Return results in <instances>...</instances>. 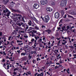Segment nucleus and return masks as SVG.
Here are the masks:
<instances>
[{
  "instance_id": "1",
  "label": "nucleus",
  "mask_w": 76,
  "mask_h": 76,
  "mask_svg": "<svg viewBox=\"0 0 76 76\" xmlns=\"http://www.w3.org/2000/svg\"><path fill=\"white\" fill-rule=\"evenodd\" d=\"M67 3V0H62L61 2L60 5L61 6L63 7L66 6V4Z\"/></svg>"
},
{
  "instance_id": "2",
  "label": "nucleus",
  "mask_w": 76,
  "mask_h": 76,
  "mask_svg": "<svg viewBox=\"0 0 76 76\" xmlns=\"http://www.w3.org/2000/svg\"><path fill=\"white\" fill-rule=\"evenodd\" d=\"M22 16L21 15H20L19 17H18V19H19V20L20 21H22L23 22L25 23V21L24 20V18L22 17Z\"/></svg>"
},
{
  "instance_id": "3",
  "label": "nucleus",
  "mask_w": 76,
  "mask_h": 76,
  "mask_svg": "<svg viewBox=\"0 0 76 76\" xmlns=\"http://www.w3.org/2000/svg\"><path fill=\"white\" fill-rule=\"evenodd\" d=\"M44 18L45 19L44 20L45 22L46 23H47L49 21V20H50V17L48 15L44 17Z\"/></svg>"
},
{
  "instance_id": "4",
  "label": "nucleus",
  "mask_w": 76,
  "mask_h": 76,
  "mask_svg": "<svg viewBox=\"0 0 76 76\" xmlns=\"http://www.w3.org/2000/svg\"><path fill=\"white\" fill-rule=\"evenodd\" d=\"M60 16V14L59 13L56 12L55 13V18L56 19H58Z\"/></svg>"
},
{
  "instance_id": "5",
  "label": "nucleus",
  "mask_w": 76,
  "mask_h": 76,
  "mask_svg": "<svg viewBox=\"0 0 76 76\" xmlns=\"http://www.w3.org/2000/svg\"><path fill=\"white\" fill-rule=\"evenodd\" d=\"M47 3V1H45L43 0H41L40 1V4L41 5H44V4H45Z\"/></svg>"
},
{
  "instance_id": "6",
  "label": "nucleus",
  "mask_w": 76,
  "mask_h": 76,
  "mask_svg": "<svg viewBox=\"0 0 76 76\" xmlns=\"http://www.w3.org/2000/svg\"><path fill=\"white\" fill-rule=\"evenodd\" d=\"M34 7H35V9H38V7H39V5H38V4H34Z\"/></svg>"
},
{
  "instance_id": "7",
  "label": "nucleus",
  "mask_w": 76,
  "mask_h": 76,
  "mask_svg": "<svg viewBox=\"0 0 76 76\" xmlns=\"http://www.w3.org/2000/svg\"><path fill=\"white\" fill-rule=\"evenodd\" d=\"M46 10L47 11H48V12H51L53 11V9L50 7L47 8Z\"/></svg>"
},
{
  "instance_id": "8",
  "label": "nucleus",
  "mask_w": 76,
  "mask_h": 76,
  "mask_svg": "<svg viewBox=\"0 0 76 76\" xmlns=\"http://www.w3.org/2000/svg\"><path fill=\"white\" fill-rule=\"evenodd\" d=\"M10 12H8L7 13V14H5L4 16H7V17H8L10 16Z\"/></svg>"
},
{
  "instance_id": "9",
  "label": "nucleus",
  "mask_w": 76,
  "mask_h": 76,
  "mask_svg": "<svg viewBox=\"0 0 76 76\" xmlns=\"http://www.w3.org/2000/svg\"><path fill=\"white\" fill-rule=\"evenodd\" d=\"M28 24L29 26H31L32 25V22L31 20L29 21L28 22Z\"/></svg>"
},
{
  "instance_id": "10",
  "label": "nucleus",
  "mask_w": 76,
  "mask_h": 76,
  "mask_svg": "<svg viewBox=\"0 0 76 76\" xmlns=\"http://www.w3.org/2000/svg\"><path fill=\"white\" fill-rule=\"evenodd\" d=\"M70 29V26H66V31H67V32H70V31H68V30Z\"/></svg>"
},
{
  "instance_id": "11",
  "label": "nucleus",
  "mask_w": 76,
  "mask_h": 76,
  "mask_svg": "<svg viewBox=\"0 0 76 76\" xmlns=\"http://www.w3.org/2000/svg\"><path fill=\"white\" fill-rule=\"evenodd\" d=\"M63 42L62 43V45H65V44H66V42H67L66 41V40L64 39L63 40Z\"/></svg>"
},
{
  "instance_id": "12",
  "label": "nucleus",
  "mask_w": 76,
  "mask_h": 76,
  "mask_svg": "<svg viewBox=\"0 0 76 76\" xmlns=\"http://www.w3.org/2000/svg\"><path fill=\"white\" fill-rule=\"evenodd\" d=\"M29 32L30 33H31V34H30V36H32V37H33L34 36V33L32 32V31H30Z\"/></svg>"
},
{
  "instance_id": "13",
  "label": "nucleus",
  "mask_w": 76,
  "mask_h": 76,
  "mask_svg": "<svg viewBox=\"0 0 76 76\" xmlns=\"http://www.w3.org/2000/svg\"><path fill=\"white\" fill-rule=\"evenodd\" d=\"M51 30H50V29H48L47 30H45V32H48V33L49 34H50V32H51Z\"/></svg>"
},
{
  "instance_id": "14",
  "label": "nucleus",
  "mask_w": 76,
  "mask_h": 76,
  "mask_svg": "<svg viewBox=\"0 0 76 76\" xmlns=\"http://www.w3.org/2000/svg\"><path fill=\"white\" fill-rule=\"evenodd\" d=\"M3 2H4L5 4H6L9 2V0H4Z\"/></svg>"
},
{
  "instance_id": "15",
  "label": "nucleus",
  "mask_w": 76,
  "mask_h": 76,
  "mask_svg": "<svg viewBox=\"0 0 76 76\" xmlns=\"http://www.w3.org/2000/svg\"><path fill=\"white\" fill-rule=\"evenodd\" d=\"M61 16H63V15L64 14V11H63V10L61 11Z\"/></svg>"
},
{
  "instance_id": "16",
  "label": "nucleus",
  "mask_w": 76,
  "mask_h": 76,
  "mask_svg": "<svg viewBox=\"0 0 76 76\" xmlns=\"http://www.w3.org/2000/svg\"><path fill=\"white\" fill-rule=\"evenodd\" d=\"M23 24H24L23 22H21L20 23H19L17 24L19 26H21V25H22Z\"/></svg>"
},
{
  "instance_id": "17",
  "label": "nucleus",
  "mask_w": 76,
  "mask_h": 76,
  "mask_svg": "<svg viewBox=\"0 0 76 76\" xmlns=\"http://www.w3.org/2000/svg\"><path fill=\"white\" fill-rule=\"evenodd\" d=\"M13 11H14V12H17V13H20V12L19 10H13Z\"/></svg>"
},
{
  "instance_id": "18",
  "label": "nucleus",
  "mask_w": 76,
  "mask_h": 76,
  "mask_svg": "<svg viewBox=\"0 0 76 76\" xmlns=\"http://www.w3.org/2000/svg\"><path fill=\"white\" fill-rule=\"evenodd\" d=\"M8 10L7 9H6L5 10H4L3 11V12H4V13H7V12H8Z\"/></svg>"
},
{
  "instance_id": "19",
  "label": "nucleus",
  "mask_w": 76,
  "mask_h": 76,
  "mask_svg": "<svg viewBox=\"0 0 76 76\" xmlns=\"http://www.w3.org/2000/svg\"><path fill=\"white\" fill-rule=\"evenodd\" d=\"M20 15L19 14H12V15L14 16L15 17H16V16H19V15Z\"/></svg>"
},
{
  "instance_id": "20",
  "label": "nucleus",
  "mask_w": 76,
  "mask_h": 76,
  "mask_svg": "<svg viewBox=\"0 0 76 76\" xmlns=\"http://www.w3.org/2000/svg\"><path fill=\"white\" fill-rule=\"evenodd\" d=\"M61 29L62 30L64 31H66V28L65 26H64L63 27H61Z\"/></svg>"
},
{
  "instance_id": "21",
  "label": "nucleus",
  "mask_w": 76,
  "mask_h": 76,
  "mask_svg": "<svg viewBox=\"0 0 76 76\" xmlns=\"http://www.w3.org/2000/svg\"><path fill=\"white\" fill-rule=\"evenodd\" d=\"M71 14L72 15H76V11H72V13H71Z\"/></svg>"
},
{
  "instance_id": "22",
  "label": "nucleus",
  "mask_w": 76,
  "mask_h": 76,
  "mask_svg": "<svg viewBox=\"0 0 76 76\" xmlns=\"http://www.w3.org/2000/svg\"><path fill=\"white\" fill-rule=\"evenodd\" d=\"M34 28L35 29L37 30H39V28L37 26H34Z\"/></svg>"
},
{
  "instance_id": "23",
  "label": "nucleus",
  "mask_w": 76,
  "mask_h": 76,
  "mask_svg": "<svg viewBox=\"0 0 76 76\" xmlns=\"http://www.w3.org/2000/svg\"><path fill=\"white\" fill-rule=\"evenodd\" d=\"M34 20H35V21L36 22V23H38V21L37 20L36 18H34Z\"/></svg>"
},
{
  "instance_id": "24",
  "label": "nucleus",
  "mask_w": 76,
  "mask_h": 76,
  "mask_svg": "<svg viewBox=\"0 0 76 76\" xmlns=\"http://www.w3.org/2000/svg\"><path fill=\"white\" fill-rule=\"evenodd\" d=\"M32 27H30L28 29V30L27 31H30L32 30Z\"/></svg>"
},
{
  "instance_id": "25",
  "label": "nucleus",
  "mask_w": 76,
  "mask_h": 76,
  "mask_svg": "<svg viewBox=\"0 0 76 76\" xmlns=\"http://www.w3.org/2000/svg\"><path fill=\"white\" fill-rule=\"evenodd\" d=\"M35 39H36V40H37L38 39H39V37L37 36V37L36 36H35L34 37Z\"/></svg>"
},
{
  "instance_id": "26",
  "label": "nucleus",
  "mask_w": 76,
  "mask_h": 76,
  "mask_svg": "<svg viewBox=\"0 0 76 76\" xmlns=\"http://www.w3.org/2000/svg\"><path fill=\"white\" fill-rule=\"evenodd\" d=\"M69 47L70 48H72V49H74L75 48V47L73 46H69Z\"/></svg>"
},
{
  "instance_id": "27",
  "label": "nucleus",
  "mask_w": 76,
  "mask_h": 76,
  "mask_svg": "<svg viewBox=\"0 0 76 76\" xmlns=\"http://www.w3.org/2000/svg\"><path fill=\"white\" fill-rule=\"evenodd\" d=\"M51 4H52V5H55V2L54 1H52L51 2Z\"/></svg>"
},
{
  "instance_id": "28",
  "label": "nucleus",
  "mask_w": 76,
  "mask_h": 76,
  "mask_svg": "<svg viewBox=\"0 0 76 76\" xmlns=\"http://www.w3.org/2000/svg\"><path fill=\"white\" fill-rule=\"evenodd\" d=\"M60 22H61V23H63V19H61L60 20V21L59 22V23H60Z\"/></svg>"
},
{
  "instance_id": "29",
  "label": "nucleus",
  "mask_w": 76,
  "mask_h": 76,
  "mask_svg": "<svg viewBox=\"0 0 76 76\" xmlns=\"http://www.w3.org/2000/svg\"><path fill=\"white\" fill-rule=\"evenodd\" d=\"M26 30H27V29H28L29 27L28 26V25H26Z\"/></svg>"
},
{
  "instance_id": "30",
  "label": "nucleus",
  "mask_w": 76,
  "mask_h": 76,
  "mask_svg": "<svg viewBox=\"0 0 76 76\" xmlns=\"http://www.w3.org/2000/svg\"><path fill=\"white\" fill-rule=\"evenodd\" d=\"M44 76V73H43V72H42L40 74V76Z\"/></svg>"
},
{
  "instance_id": "31",
  "label": "nucleus",
  "mask_w": 76,
  "mask_h": 76,
  "mask_svg": "<svg viewBox=\"0 0 76 76\" xmlns=\"http://www.w3.org/2000/svg\"><path fill=\"white\" fill-rule=\"evenodd\" d=\"M25 56V55H26V53H21V56Z\"/></svg>"
},
{
  "instance_id": "32",
  "label": "nucleus",
  "mask_w": 76,
  "mask_h": 76,
  "mask_svg": "<svg viewBox=\"0 0 76 76\" xmlns=\"http://www.w3.org/2000/svg\"><path fill=\"white\" fill-rule=\"evenodd\" d=\"M28 57L29 58V59H31V58H32V56H30V54H29L28 55Z\"/></svg>"
},
{
  "instance_id": "33",
  "label": "nucleus",
  "mask_w": 76,
  "mask_h": 76,
  "mask_svg": "<svg viewBox=\"0 0 76 76\" xmlns=\"http://www.w3.org/2000/svg\"><path fill=\"white\" fill-rule=\"evenodd\" d=\"M18 70V68H16L14 70V71L15 72V71H16V70Z\"/></svg>"
},
{
  "instance_id": "34",
  "label": "nucleus",
  "mask_w": 76,
  "mask_h": 76,
  "mask_svg": "<svg viewBox=\"0 0 76 76\" xmlns=\"http://www.w3.org/2000/svg\"><path fill=\"white\" fill-rule=\"evenodd\" d=\"M13 74L14 75H17V73H16V72H13Z\"/></svg>"
},
{
  "instance_id": "35",
  "label": "nucleus",
  "mask_w": 76,
  "mask_h": 76,
  "mask_svg": "<svg viewBox=\"0 0 76 76\" xmlns=\"http://www.w3.org/2000/svg\"><path fill=\"white\" fill-rule=\"evenodd\" d=\"M73 11L72 10H70L69 11V13L70 14H72V12Z\"/></svg>"
},
{
  "instance_id": "36",
  "label": "nucleus",
  "mask_w": 76,
  "mask_h": 76,
  "mask_svg": "<svg viewBox=\"0 0 76 76\" xmlns=\"http://www.w3.org/2000/svg\"><path fill=\"white\" fill-rule=\"evenodd\" d=\"M33 32H34V33H36L37 32V31H35V30H33Z\"/></svg>"
},
{
  "instance_id": "37",
  "label": "nucleus",
  "mask_w": 76,
  "mask_h": 76,
  "mask_svg": "<svg viewBox=\"0 0 76 76\" xmlns=\"http://www.w3.org/2000/svg\"><path fill=\"white\" fill-rule=\"evenodd\" d=\"M14 22H16V19L15 18L14 19H13Z\"/></svg>"
},
{
  "instance_id": "38",
  "label": "nucleus",
  "mask_w": 76,
  "mask_h": 76,
  "mask_svg": "<svg viewBox=\"0 0 76 76\" xmlns=\"http://www.w3.org/2000/svg\"><path fill=\"white\" fill-rule=\"evenodd\" d=\"M35 41V39H32L31 40V42H33V41Z\"/></svg>"
},
{
  "instance_id": "39",
  "label": "nucleus",
  "mask_w": 76,
  "mask_h": 76,
  "mask_svg": "<svg viewBox=\"0 0 76 76\" xmlns=\"http://www.w3.org/2000/svg\"><path fill=\"white\" fill-rule=\"evenodd\" d=\"M15 18V19H16V20L17 21V20H18V17H16Z\"/></svg>"
},
{
  "instance_id": "40",
  "label": "nucleus",
  "mask_w": 76,
  "mask_h": 76,
  "mask_svg": "<svg viewBox=\"0 0 76 76\" xmlns=\"http://www.w3.org/2000/svg\"><path fill=\"white\" fill-rule=\"evenodd\" d=\"M24 37L26 38H28V37L27 36H24Z\"/></svg>"
},
{
  "instance_id": "41",
  "label": "nucleus",
  "mask_w": 76,
  "mask_h": 76,
  "mask_svg": "<svg viewBox=\"0 0 76 76\" xmlns=\"http://www.w3.org/2000/svg\"><path fill=\"white\" fill-rule=\"evenodd\" d=\"M22 41H19V40H17V42H22Z\"/></svg>"
},
{
  "instance_id": "42",
  "label": "nucleus",
  "mask_w": 76,
  "mask_h": 76,
  "mask_svg": "<svg viewBox=\"0 0 76 76\" xmlns=\"http://www.w3.org/2000/svg\"><path fill=\"white\" fill-rule=\"evenodd\" d=\"M7 45H9V44L10 43V42H9V41H7Z\"/></svg>"
},
{
  "instance_id": "43",
  "label": "nucleus",
  "mask_w": 76,
  "mask_h": 76,
  "mask_svg": "<svg viewBox=\"0 0 76 76\" xmlns=\"http://www.w3.org/2000/svg\"><path fill=\"white\" fill-rule=\"evenodd\" d=\"M7 69H9V65H7Z\"/></svg>"
},
{
  "instance_id": "44",
  "label": "nucleus",
  "mask_w": 76,
  "mask_h": 76,
  "mask_svg": "<svg viewBox=\"0 0 76 76\" xmlns=\"http://www.w3.org/2000/svg\"><path fill=\"white\" fill-rule=\"evenodd\" d=\"M0 36L1 37V36H2V32H0Z\"/></svg>"
},
{
  "instance_id": "45",
  "label": "nucleus",
  "mask_w": 76,
  "mask_h": 76,
  "mask_svg": "<svg viewBox=\"0 0 76 76\" xmlns=\"http://www.w3.org/2000/svg\"><path fill=\"white\" fill-rule=\"evenodd\" d=\"M63 18H66V15H65L64 16Z\"/></svg>"
},
{
  "instance_id": "46",
  "label": "nucleus",
  "mask_w": 76,
  "mask_h": 76,
  "mask_svg": "<svg viewBox=\"0 0 76 76\" xmlns=\"http://www.w3.org/2000/svg\"><path fill=\"white\" fill-rule=\"evenodd\" d=\"M31 54H33V53H34V51H31Z\"/></svg>"
},
{
  "instance_id": "47",
  "label": "nucleus",
  "mask_w": 76,
  "mask_h": 76,
  "mask_svg": "<svg viewBox=\"0 0 76 76\" xmlns=\"http://www.w3.org/2000/svg\"><path fill=\"white\" fill-rule=\"evenodd\" d=\"M57 29L58 30H58L59 29H61V28H60V27H59V28L58 27Z\"/></svg>"
},
{
  "instance_id": "48",
  "label": "nucleus",
  "mask_w": 76,
  "mask_h": 76,
  "mask_svg": "<svg viewBox=\"0 0 76 76\" xmlns=\"http://www.w3.org/2000/svg\"><path fill=\"white\" fill-rule=\"evenodd\" d=\"M3 53H4V55H5V56H6V53H5V52L4 51L3 52Z\"/></svg>"
},
{
  "instance_id": "49",
  "label": "nucleus",
  "mask_w": 76,
  "mask_h": 76,
  "mask_svg": "<svg viewBox=\"0 0 76 76\" xmlns=\"http://www.w3.org/2000/svg\"><path fill=\"white\" fill-rule=\"evenodd\" d=\"M34 54H37V52H36V51L35 50L34 51Z\"/></svg>"
},
{
  "instance_id": "50",
  "label": "nucleus",
  "mask_w": 76,
  "mask_h": 76,
  "mask_svg": "<svg viewBox=\"0 0 76 76\" xmlns=\"http://www.w3.org/2000/svg\"><path fill=\"white\" fill-rule=\"evenodd\" d=\"M17 52L19 54V53H20V50H17Z\"/></svg>"
},
{
  "instance_id": "51",
  "label": "nucleus",
  "mask_w": 76,
  "mask_h": 76,
  "mask_svg": "<svg viewBox=\"0 0 76 76\" xmlns=\"http://www.w3.org/2000/svg\"><path fill=\"white\" fill-rule=\"evenodd\" d=\"M68 18H72V16L70 15H68Z\"/></svg>"
},
{
  "instance_id": "52",
  "label": "nucleus",
  "mask_w": 76,
  "mask_h": 76,
  "mask_svg": "<svg viewBox=\"0 0 76 76\" xmlns=\"http://www.w3.org/2000/svg\"><path fill=\"white\" fill-rule=\"evenodd\" d=\"M5 62V60L4 59H3L2 60V62Z\"/></svg>"
},
{
  "instance_id": "53",
  "label": "nucleus",
  "mask_w": 76,
  "mask_h": 76,
  "mask_svg": "<svg viewBox=\"0 0 76 76\" xmlns=\"http://www.w3.org/2000/svg\"><path fill=\"white\" fill-rule=\"evenodd\" d=\"M44 27H45V26H42V28H44Z\"/></svg>"
},
{
  "instance_id": "54",
  "label": "nucleus",
  "mask_w": 76,
  "mask_h": 76,
  "mask_svg": "<svg viewBox=\"0 0 76 76\" xmlns=\"http://www.w3.org/2000/svg\"><path fill=\"white\" fill-rule=\"evenodd\" d=\"M20 32L21 33H24V31H21Z\"/></svg>"
},
{
  "instance_id": "55",
  "label": "nucleus",
  "mask_w": 76,
  "mask_h": 76,
  "mask_svg": "<svg viewBox=\"0 0 76 76\" xmlns=\"http://www.w3.org/2000/svg\"><path fill=\"white\" fill-rule=\"evenodd\" d=\"M55 69H56L57 68H58V66H56L55 67Z\"/></svg>"
},
{
  "instance_id": "56",
  "label": "nucleus",
  "mask_w": 76,
  "mask_h": 76,
  "mask_svg": "<svg viewBox=\"0 0 76 76\" xmlns=\"http://www.w3.org/2000/svg\"><path fill=\"white\" fill-rule=\"evenodd\" d=\"M56 51L57 53H58V50H55V51Z\"/></svg>"
},
{
  "instance_id": "57",
  "label": "nucleus",
  "mask_w": 76,
  "mask_h": 76,
  "mask_svg": "<svg viewBox=\"0 0 76 76\" xmlns=\"http://www.w3.org/2000/svg\"><path fill=\"white\" fill-rule=\"evenodd\" d=\"M6 64H4V65H3V67H4V66H6Z\"/></svg>"
},
{
  "instance_id": "58",
  "label": "nucleus",
  "mask_w": 76,
  "mask_h": 76,
  "mask_svg": "<svg viewBox=\"0 0 76 76\" xmlns=\"http://www.w3.org/2000/svg\"><path fill=\"white\" fill-rule=\"evenodd\" d=\"M60 41H61L60 40L59 41H58V44L60 43Z\"/></svg>"
},
{
  "instance_id": "59",
  "label": "nucleus",
  "mask_w": 76,
  "mask_h": 76,
  "mask_svg": "<svg viewBox=\"0 0 76 76\" xmlns=\"http://www.w3.org/2000/svg\"><path fill=\"white\" fill-rule=\"evenodd\" d=\"M60 38H56L57 39V40H60Z\"/></svg>"
},
{
  "instance_id": "60",
  "label": "nucleus",
  "mask_w": 76,
  "mask_h": 76,
  "mask_svg": "<svg viewBox=\"0 0 76 76\" xmlns=\"http://www.w3.org/2000/svg\"><path fill=\"white\" fill-rule=\"evenodd\" d=\"M72 42H73V41H74V39H72Z\"/></svg>"
},
{
  "instance_id": "61",
  "label": "nucleus",
  "mask_w": 76,
  "mask_h": 76,
  "mask_svg": "<svg viewBox=\"0 0 76 76\" xmlns=\"http://www.w3.org/2000/svg\"><path fill=\"white\" fill-rule=\"evenodd\" d=\"M39 41H40V42H41V41H42V39H39Z\"/></svg>"
},
{
  "instance_id": "62",
  "label": "nucleus",
  "mask_w": 76,
  "mask_h": 76,
  "mask_svg": "<svg viewBox=\"0 0 76 76\" xmlns=\"http://www.w3.org/2000/svg\"><path fill=\"white\" fill-rule=\"evenodd\" d=\"M25 25H23H23H22V26L23 27H25Z\"/></svg>"
},
{
  "instance_id": "63",
  "label": "nucleus",
  "mask_w": 76,
  "mask_h": 76,
  "mask_svg": "<svg viewBox=\"0 0 76 76\" xmlns=\"http://www.w3.org/2000/svg\"><path fill=\"white\" fill-rule=\"evenodd\" d=\"M16 31H18L19 30H18V29L17 28V29H16Z\"/></svg>"
},
{
  "instance_id": "64",
  "label": "nucleus",
  "mask_w": 76,
  "mask_h": 76,
  "mask_svg": "<svg viewBox=\"0 0 76 76\" xmlns=\"http://www.w3.org/2000/svg\"><path fill=\"white\" fill-rule=\"evenodd\" d=\"M75 29H74L73 31H72V32H75Z\"/></svg>"
}]
</instances>
